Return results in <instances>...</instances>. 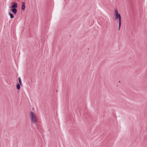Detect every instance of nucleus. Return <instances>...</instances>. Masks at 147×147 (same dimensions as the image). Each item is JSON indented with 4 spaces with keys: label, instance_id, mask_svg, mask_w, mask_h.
<instances>
[{
    "label": "nucleus",
    "instance_id": "obj_1",
    "mask_svg": "<svg viewBox=\"0 0 147 147\" xmlns=\"http://www.w3.org/2000/svg\"><path fill=\"white\" fill-rule=\"evenodd\" d=\"M114 14L115 19V20L118 19L119 20L118 30H119L120 29L121 24V17L120 14L119 13L118 10L116 9L114 10Z\"/></svg>",
    "mask_w": 147,
    "mask_h": 147
},
{
    "label": "nucleus",
    "instance_id": "obj_2",
    "mask_svg": "<svg viewBox=\"0 0 147 147\" xmlns=\"http://www.w3.org/2000/svg\"><path fill=\"white\" fill-rule=\"evenodd\" d=\"M30 119L31 122L32 123L36 124L37 122V118L34 113L31 112L30 113Z\"/></svg>",
    "mask_w": 147,
    "mask_h": 147
},
{
    "label": "nucleus",
    "instance_id": "obj_3",
    "mask_svg": "<svg viewBox=\"0 0 147 147\" xmlns=\"http://www.w3.org/2000/svg\"><path fill=\"white\" fill-rule=\"evenodd\" d=\"M17 7V4L16 3H15L9 7L10 8L16 9Z\"/></svg>",
    "mask_w": 147,
    "mask_h": 147
},
{
    "label": "nucleus",
    "instance_id": "obj_4",
    "mask_svg": "<svg viewBox=\"0 0 147 147\" xmlns=\"http://www.w3.org/2000/svg\"><path fill=\"white\" fill-rule=\"evenodd\" d=\"M12 12L14 14H16L17 13V9H13L11 10Z\"/></svg>",
    "mask_w": 147,
    "mask_h": 147
},
{
    "label": "nucleus",
    "instance_id": "obj_5",
    "mask_svg": "<svg viewBox=\"0 0 147 147\" xmlns=\"http://www.w3.org/2000/svg\"><path fill=\"white\" fill-rule=\"evenodd\" d=\"M16 88H17L19 90L20 89V84L18 83L16 85Z\"/></svg>",
    "mask_w": 147,
    "mask_h": 147
},
{
    "label": "nucleus",
    "instance_id": "obj_6",
    "mask_svg": "<svg viewBox=\"0 0 147 147\" xmlns=\"http://www.w3.org/2000/svg\"><path fill=\"white\" fill-rule=\"evenodd\" d=\"M9 15L10 16V18L11 19H12L14 18V16L12 14L9 13Z\"/></svg>",
    "mask_w": 147,
    "mask_h": 147
},
{
    "label": "nucleus",
    "instance_id": "obj_7",
    "mask_svg": "<svg viewBox=\"0 0 147 147\" xmlns=\"http://www.w3.org/2000/svg\"><path fill=\"white\" fill-rule=\"evenodd\" d=\"M18 81H19L18 83L20 84V85H21L22 84L21 81V79L20 77L18 78Z\"/></svg>",
    "mask_w": 147,
    "mask_h": 147
},
{
    "label": "nucleus",
    "instance_id": "obj_8",
    "mask_svg": "<svg viewBox=\"0 0 147 147\" xmlns=\"http://www.w3.org/2000/svg\"><path fill=\"white\" fill-rule=\"evenodd\" d=\"M25 7L24 5H22V10H24L25 9Z\"/></svg>",
    "mask_w": 147,
    "mask_h": 147
},
{
    "label": "nucleus",
    "instance_id": "obj_9",
    "mask_svg": "<svg viewBox=\"0 0 147 147\" xmlns=\"http://www.w3.org/2000/svg\"><path fill=\"white\" fill-rule=\"evenodd\" d=\"M22 4H23V5H24L25 4V3H24V2H23L22 3Z\"/></svg>",
    "mask_w": 147,
    "mask_h": 147
}]
</instances>
